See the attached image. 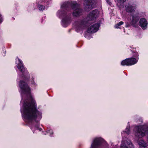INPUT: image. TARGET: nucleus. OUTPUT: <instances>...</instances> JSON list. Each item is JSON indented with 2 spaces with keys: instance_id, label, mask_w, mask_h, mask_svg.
Instances as JSON below:
<instances>
[{
  "instance_id": "1",
  "label": "nucleus",
  "mask_w": 148,
  "mask_h": 148,
  "mask_svg": "<svg viewBox=\"0 0 148 148\" xmlns=\"http://www.w3.org/2000/svg\"><path fill=\"white\" fill-rule=\"evenodd\" d=\"M18 85L22 97L20 104H22L21 109L22 118L34 133L36 130L40 131L42 129L40 127L39 122L42 117V113L37 109L36 104L31 95L28 84L24 81L20 80Z\"/></svg>"
},
{
  "instance_id": "2",
  "label": "nucleus",
  "mask_w": 148,
  "mask_h": 148,
  "mask_svg": "<svg viewBox=\"0 0 148 148\" xmlns=\"http://www.w3.org/2000/svg\"><path fill=\"white\" fill-rule=\"evenodd\" d=\"M76 1L65 2L61 6L60 9L57 13V16L62 18L61 24L64 27H67L71 23L72 9L73 10L72 15L74 17L80 16L82 14L83 10L78 7Z\"/></svg>"
},
{
  "instance_id": "3",
  "label": "nucleus",
  "mask_w": 148,
  "mask_h": 148,
  "mask_svg": "<svg viewBox=\"0 0 148 148\" xmlns=\"http://www.w3.org/2000/svg\"><path fill=\"white\" fill-rule=\"evenodd\" d=\"M99 14L98 10L95 9L90 12L86 18L76 21L74 24L76 31L79 32L86 29L91 23L90 21L97 18Z\"/></svg>"
},
{
  "instance_id": "4",
  "label": "nucleus",
  "mask_w": 148,
  "mask_h": 148,
  "mask_svg": "<svg viewBox=\"0 0 148 148\" xmlns=\"http://www.w3.org/2000/svg\"><path fill=\"white\" fill-rule=\"evenodd\" d=\"M136 7V4L131 2H129L125 7V10L127 12L133 13V14L131 15L132 18L130 24L134 27H136L137 23L139 19V14L135 12Z\"/></svg>"
},
{
  "instance_id": "5",
  "label": "nucleus",
  "mask_w": 148,
  "mask_h": 148,
  "mask_svg": "<svg viewBox=\"0 0 148 148\" xmlns=\"http://www.w3.org/2000/svg\"><path fill=\"white\" fill-rule=\"evenodd\" d=\"M133 130L136 137L141 138L144 137L148 131V126L147 125L133 126Z\"/></svg>"
},
{
  "instance_id": "6",
  "label": "nucleus",
  "mask_w": 148,
  "mask_h": 148,
  "mask_svg": "<svg viewBox=\"0 0 148 148\" xmlns=\"http://www.w3.org/2000/svg\"><path fill=\"white\" fill-rule=\"evenodd\" d=\"M16 63L17 67L22 73L21 77L25 79L28 80L30 78V74L27 70L25 68L22 61L17 58L16 59Z\"/></svg>"
},
{
  "instance_id": "7",
  "label": "nucleus",
  "mask_w": 148,
  "mask_h": 148,
  "mask_svg": "<svg viewBox=\"0 0 148 148\" xmlns=\"http://www.w3.org/2000/svg\"><path fill=\"white\" fill-rule=\"evenodd\" d=\"M138 60V58L131 57L126 59L121 62V65L123 66H131L137 63Z\"/></svg>"
},
{
  "instance_id": "8",
  "label": "nucleus",
  "mask_w": 148,
  "mask_h": 148,
  "mask_svg": "<svg viewBox=\"0 0 148 148\" xmlns=\"http://www.w3.org/2000/svg\"><path fill=\"white\" fill-rule=\"evenodd\" d=\"M103 141V139L100 137L94 138L90 148H100V146Z\"/></svg>"
},
{
  "instance_id": "9",
  "label": "nucleus",
  "mask_w": 148,
  "mask_h": 148,
  "mask_svg": "<svg viewBox=\"0 0 148 148\" xmlns=\"http://www.w3.org/2000/svg\"><path fill=\"white\" fill-rule=\"evenodd\" d=\"M84 8L86 11H88L95 7L96 0H85Z\"/></svg>"
},
{
  "instance_id": "10",
  "label": "nucleus",
  "mask_w": 148,
  "mask_h": 148,
  "mask_svg": "<svg viewBox=\"0 0 148 148\" xmlns=\"http://www.w3.org/2000/svg\"><path fill=\"white\" fill-rule=\"evenodd\" d=\"M121 148H134V147L130 140L127 139L124 140L123 139L121 145Z\"/></svg>"
},
{
  "instance_id": "11",
  "label": "nucleus",
  "mask_w": 148,
  "mask_h": 148,
  "mask_svg": "<svg viewBox=\"0 0 148 148\" xmlns=\"http://www.w3.org/2000/svg\"><path fill=\"white\" fill-rule=\"evenodd\" d=\"M100 25L99 23H95L91 25L87 30L89 33H94L97 32L99 29Z\"/></svg>"
},
{
  "instance_id": "12",
  "label": "nucleus",
  "mask_w": 148,
  "mask_h": 148,
  "mask_svg": "<svg viewBox=\"0 0 148 148\" xmlns=\"http://www.w3.org/2000/svg\"><path fill=\"white\" fill-rule=\"evenodd\" d=\"M140 26L143 29H146L147 27L148 22L145 18H141L139 21Z\"/></svg>"
},
{
  "instance_id": "13",
  "label": "nucleus",
  "mask_w": 148,
  "mask_h": 148,
  "mask_svg": "<svg viewBox=\"0 0 148 148\" xmlns=\"http://www.w3.org/2000/svg\"><path fill=\"white\" fill-rule=\"evenodd\" d=\"M130 125L129 124V123L128 122V125L127 126L125 130V131H123V132H121V134L122 136H123V134H124L125 132L126 134H130Z\"/></svg>"
},
{
  "instance_id": "14",
  "label": "nucleus",
  "mask_w": 148,
  "mask_h": 148,
  "mask_svg": "<svg viewBox=\"0 0 148 148\" xmlns=\"http://www.w3.org/2000/svg\"><path fill=\"white\" fill-rule=\"evenodd\" d=\"M43 132V134L44 135H46L47 133H49L50 134V136H52V135L53 134V130L52 129H50V128H47V130L45 132Z\"/></svg>"
},
{
  "instance_id": "15",
  "label": "nucleus",
  "mask_w": 148,
  "mask_h": 148,
  "mask_svg": "<svg viewBox=\"0 0 148 148\" xmlns=\"http://www.w3.org/2000/svg\"><path fill=\"white\" fill-rule=\"evenodd\" d=\"M30 82L31 84L33 86H36L38 85L35 81V77L32 76L30 79Z\"/></svg>"
},
{
  "instance_id": "16",
  "label": "nucleus",
  "mask_w": 148,
  "mask_h": 148,
  "mask_svg": "<svg viewBox=\"0 0 148 148\" xmlns=\"http://www.w3.org/2000/svg\"><path fill=\"white\" fill-rule=\"evenodd\" d=\"M38 7L39 10L40 11H43L45 9V7L43 5H38Z\"/></svg>"
},
{
  "instance_id": "17",
  "label": "nucleus",
  "mask_w": 148,
  "mask_h": 148,
  "mask_svg": "<svg viewBox=\"0 0 148 148\" xmlns=\"http://www.w3.org/2000/svg\"><path fill=\"white\" fill-rule=\"evenodd\" d=\"M123 21H121L120 22L117 23L115 26V28H119V26L123 25Z\"/></svg>"
},
{
  "instance_id": "18",
  "label": "nucleus",
  "mask_w": 148,
  "mask_h": 148,
  "mask_svg": "<svg viewBox=\"0 0 148 148\" xmlns=\"http://www.w3.org/2000/svg\"><path fill=\"white\" fill-rule=\"evenodd\" d=\"M126 0H117L118 3L117 4L118 5L119 3V5H120L121 4H123V3L126 1Z\"/></svg>"
},
{
  "instance_id": "19",
  "label": "nucleus",
  "mask_w": 148,
  "mask_h": 148,
  "mask_svg": "<svg viewBox=\"0 0 148 148\" xmlns=\"http://www.w3.org/2000/svg\"><path fill=\"white\" fill-rule=\"evenodd\" d=\"M40 3H44L45 5H47L49 4V3L48 1H47V0H42L41 1V2Z\"/></svg>"
},
{
  "instance_id": "20",
  "label": "nucleus",
  "mask_w": 148,
  "mask_h": 148,
  "mask_svg": "<svg viewBox=\"0 0 148 148\" xmlns=\"http://www.w3.org/2000/svg\"><path fill=\"white\" fill-rule=\"evenodd\" d=\"M138 53L137 52H134L133 53V56L135 58H138Z\"/></svg>"
},
{
  "instance_id": "21",
  "label": "nucleus",
  "mask_w": 148,
  "mask_h": 148,
  "mask_svg": "<svg viewBox=\"0 0 148 148\" xmlns=\"http://www.w3.org/2000/svg\"><path fill=\"white\" fill-rule=\"evenodd\" d=\"M88 35H90V34H85L84 35V36L86 38L89 39L90 38V36Z\"/></svg>"
},
{
  "instance_id": "22",
  "label": "nucleus",
  "mask_w": 148,
  "mask_h": 148,
  "mask_svg": "<svg viewBox=\"0 0 148 148\" xmlns=\"http://www.w3.org/2000/svg\"><path fill=\"white\" fill-rule=\"evenodd\" d=\"M3 21V19L1 15H0V24L2 23Z\"/></svg>"
},
{
  "instance_id": "23",
  "label": "nucleus",
  "mask_w": 148,
  "mask_h": 148,
  "mask_svg": "<svg viewBox=\"0 0 148 148\" xmlns=\"http://www.w3.org/2000/svg\"><path fill=\"white\" fill-rule=\"evenodd\" d=\"M6 53V51L5 50H3V53L2 54L3 55V56H5V53Z\"/></svg>"
},
{
  "instance_id": "24",
  "label": "nucleus",
  "mask_w": 148,
  "mask_h": 148,
  "mask_svg": "<svg viewBox=\"0 0 148 148\" xmlns=\"http://www.w3.org/2000/svg\"><path fill=\"white\" fill-rule=\"evenodd\" d=\"M130 26V24H128L127 23H126V25H125V27H128Z\"/></svg>"
},
{
  "instance_id": "25",
  "label": "nucleus",
  "mask_w": 148,
  "mask_h": 148,
  "mask_svg": "<svg viewBox=\"0 0 148 148\" xmlns=\"http://www.w3.org/2000/svg\"><path fill=\"white\" fill-rule=\"evenodd\" d=\"M44 18L45 19V17H43L42 18V19L43 18Z\"/></svg>"
}]
</instances>
